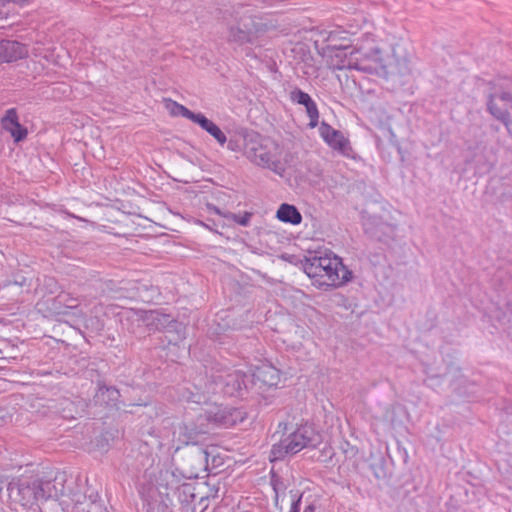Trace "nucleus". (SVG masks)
Here are the masks:
<instances>
[{
  "mask_svg": "<svg viewBox=\"0 0 512 512\" xmlns=\"http://www.w3.org/2000/svg\"><path fill=\"white\" fill-rule=\"evenodd\" d=\"M244 154L257 166L278 174L282 171L280 147L277 143L262 138L258 133L250 132L244 136Z\"/></svg>",
  "mask_w": 512,
  "mask_h": 512,
  "instance_id": "obj_3",
  "label": "nucleus"
},
{
  "mask_svg": "<svg viewBox=\"0 0 512 512\" xmlns=\"http://www.w3.org/2000/svg\"><path fill=\"white\" fill-rule=\"evenodd\" d=\"M306 275L318 287H339L352 278V272L336 255L324 254L306 258L302 263Z\"/></svg>",
  "mask_w": 512,
  "mask_h": 512,
  "instance_id": "obj_2",
  "label": "nucleus"
},
{
  "mask_svg": "<svg viewBox=\"0 0 512 512\" xmlns=\"http://www.w3.org/2000/svg\"><path fill=\"white\" fill-rule=\"evenodd\" d=\"M282 426H283V430L284 431L287 430V425L286 424L279 423L278 430L276 431V433H280V430H281Z\"/></svg>",
  "mask_w": 512,
  "mask_h": 512,
  "instance_id": "obj_29",
  "label": "nucleus"
},
{
  "mask_svg": "<svg viewBox=\"0 0 512 512\" xmlns=\"http://www.w3.org/2000/svg\"><path fill=\"white\" fill-rule=\"evenodd\" d=\"M250 377L238 368L219 367L212 368L209 376L195 379L192 387L188 389V395L183 397L188 402L206 403L211 395L223 394L233 397H241L248 389Z\"/></svg>",
  "mask_w": 512,
  "mask_h": 512,
  "instance_id": "obj_1",
  "label": "nucleus"
},
{
  "mask_svg": "<svg viewBox=\"0 0 512 512\" xmlns=\"http://www.w3.org/2000/svg\"><path fill=\"white\" fill-rule=\"evenodd\" d=\"M274 491L276 492V501L278 500V492H277V488H274Z\"/></svg>",
  "mask_w": 512,
  "mask_h": 512,
  "instance_id": "obj_30",
  "label": "nucleus"
},
{
  "mask_svg": "<svg viewBox=\"0 0 512 512\" xmlns=\"http://www.w3.org/2000/svg\"><path fill=\"white\" fill-rule=\"evenodd\" d=\"M31 54H32V55H34L35 57L42 56V53L40 52V49H39V48H36V47H34V48L31 50Z\"/></svg>",
  "mask_w": 512,
  "mask_h": 512,
  "instance_id": "obj_27",
  "label": "nucleus"
},
{
  "mask_svg": "<svg viewBox=\"0 0 512 512\" xmlns=\"http://www.w3.org/2000/svg\"><path fill=\"white\" fill-rule=\"evenodd\" d=\"M488 110L512 134V93L500 92L492 95L488 101Z\"/></svg>",
  "mask_w": 512,
  "mask_h": 512,
  "instance_id": "obj_10",
  "label": "nucleus"
},
{
  "mask_svg": "<svg viewBox=\"0 0 512 512\" xmlns=\"http://www.w3.org/2000/svg\"><path fill=\"white\" fill-rule=\"evenodd\" d=\"M290 494L292 503L289 512H299L302 495L298 492L293 493V491H290Z\"/></svg>",
  "mask_w": 512,
  "mask_h": 512,
  "instance_id": "obj_25",
  "label": "nucleus"
},
{
  "mask_svg": "<svg viewBox=\"0 0 512 512\" xmlns=\"http://www.w3.org/2000/svg\"><path fill=\"white\" fill-rule=\"evenodd\" d=\"M37 487L39 490V502L48 499H57L60 496L63 498V482H58L57 479L53 481H40L37 479Z\"/></svg>",
  "mask_w": 512,
  "mask_h": 512,
  "instance_id": "obj_18",
  "label": "nucleus"
},
{
  "mask_svg": "<svg viewBox=\"0 0 512 512\" xmlns=\"http://www.w3.org/2000/svg\"><path fill=\"white\" fill-rule=\"evenodd\" d=\"M3 128L11 134L15 142L22 141L27 136V130L18 121V115L14 108L8 109L2 118Z\"/></svg>",
  "mask_w": 512,
  "mask_h": 512,
  "instance_id": "obj_16",
  "label": "nucleus"
},
{
  "mask_svg": "<svg viewBox=\"0 0 512 512\" xmlns=\"http://www.w3.org/2000/svg\"><path fill=\"white\" fill-rule=\"evenodd\" d=\"M9 498L23 507L33 508L39 503L37 478L21 476L8 485Z\"/></svg>",
  "mask_w": 512,
  "mask_h": 512,
  "instance_id": "obj_7",
  "label": "nucleus"
},
{
  "mask_svg": "<svg viewBox=\"0 0 512 512\" xmlns=\"http://www.w3.org/2000/svg\"><path fill=\"white\" fill-rule=\"evenodd\" d=\"M118 391L113 387H99L98 391L95 394V401L100 404L110 405L117 401Z\"/></svg>",
  "mask_w": 512,
  "mask_h": 512,
  "instance_id": "obj_22",
  "label": "nucleus"
},
{
  "mask_svg": "<svg viewBox=\"0 0 512 512\" xmlns=\"http://www.w3.org/2000/svg\"><path fill=\"white\" fill-rule=\"evenodd\" d=\"M373 73L387 77H405L411 74V54L402 43L393 45L388 53L382 55L379 49L371 51Z\"/></svg>",
  "mask_w": 512,
  "mask_h": 512,
  "instance_id": "obj_5",
  "label": "nucleus"
},
{
  "mask_svg": "<svg viewBox=\"0 0 512 512\" xmlns=\"http://www.w3.org/2000/svg\"><path fill=\"white\" fill-rule=\"evenodd\" d=\"M322 441L321 435L310 424L302 425L288 433H283L271 449V461L293 455L304 448L316 447Z\"/></svg>",
  "mask_w": 512,
  "mask_h": 512,
  "instance_id": "obj_4",
  "label": "nucleus"
},
{
  "mask_svg": "<svg viewBox=\"0 0 512 512\" xmlns=\"http://www.w3.org/2000/svg\"><path fill=\"white\" fill-rule=\"evenodd\" d=\"M165 108L172 116H182L184 118L189 119L190 121H192V119L194 118V116L196 114V113L190 111L185 106H183L171 99L165 100Z\"/></svg>",
  "mask_w": 512,
  "mask_h": 512,
  "instance_id": "obj_21",
  "label": "nucleus"
},
{
  "mask_svg": "<svg viewBox=\"0 0 512 512\" xmlns=\"http://www.w3.org/2000/svg\"><path fill=\"white\" fill-rule=\"evenodd\" d=\"M202 415L208 425L213 423L223 427H231L244 420L243 413L240 410L216 404L210 405Z\"/></svg>",
  "mask_w": 512,
  "mask_h": 512,
  "instance_id": "obj_9",
  "label": "nucleus"
},
{
  "mask_svg": "<svg viewBox=\"0 0 512 512\" xmlns=\"http://www.w3.org/2000/svg\"><path fill=\"white\" fill-rule=\"evenodd\" d=\"M314 511H315V507H314V505H312V504L308 505V506L305 508V510H304V512H314Z\"/></svg>",
  "mask_w": 512,
  "mask_h": 512,
  "instance_id": "obj_28",
  "label": "nucleus"
},
{
  "mask_svg": "<svg viewBox=\"0 0 512 512\" xmlns=\"http://www.w3.org/2000/svg\"><path fill=\"white\" fill-rule=\"evenodd\" d=\"M149 319L153 322H156L157 327H165L166 324L171 322V319L168 315L161 314L157 311H151L149 313Z\"/></svg>",
  "mask_w": 512,
  "mask_h": 512,
  "instance_id": "obj_24",
  "label": "nucleus"
},
{
  "mask_svg": "<svg viewBox=\"0 0 512 512\" xmlns=\"http://www.w3.org/2000/svg\"><path fill=\"white\" fill-rule=\"evenodd\" d=\"M85 504L86 496L79 491L74 492L71 496H63L60 500V505L66 512H89Z\"/></svg>",
  "mask_w": 512,
  "mask_h": 512,
  "instance_id": "obj_19",
  "label": "nucleus"
},
{
  "mask_svg": "<svg viewBox=\"0 0 512 512\" xmlns=\"http://www.w3.org/2000/svg\"><path fill=\"white\" fill-rule=\"evenodd\" d=\"M208 429V423H205L202 413L199 414L197 423L190 418H185L173 430L172 443L175 450H179L182 446L197 443L199 436L207 433Z\"/></svg>",
  "mask_w": 512,
  "mask_h": 512,
  "instance_id": "obj_8",
  "label": "nucleus"
},
{
  "mask_svg": "<svg viewBox=\"0 0 512 512\" xmlns=\"http://www.w3.org/2000/svg\"><path fill=\"white\" fill-rule=\"evenodd\" d=\"M319 134L332 149L340 152L344 156H349L351 152L350 142L340 131L322 122L319 127Z\"/></svg>",
  "mask_w": 512,
  "mask_h": 512,
  "instance_id": "obj_11",
  "label": "nucleus"
},
{
  "mask_svg": "<svg viewBox=\"0 0 512 512\" xmlns=\"http://www.w3.org/2000/svg\"><path fill=\"white\" fill-rule=\"evenodd\" d=\"M29 2H30V0H0V8L4 7L8 3H16V4L24 5Z\"/></svg>",
  "mask_w": 512,
  "mask_h": 512,
  "instance_id": "obj_26",
  "label": "nucleus"
},
{
  "mask_svg": "<svg viewBox=\"0 0 512 512\" xmlns=\"http://www.w3.org/2000/svg\"><path fill=\"white\" fill-rule=\"evenodd\" d=\"M329 65L334 70L354 69L367 73H373L375 65H372L371 52L362 53L351 48H337L330 56Z\"/></svg>",
  "mask_w": 512,
  "mask_h": 512,
  "instance_id": "obj_6",
  "label": "nucleus"
},
{
  "mask_svg": "<svg viewBox=\"0 0 512 512\" xmlns=\"http://www.w3.org/2000/svg\"><path fill=\"white\" fill-rule=\"evenodd\" d=\"M208 210L210 212H214L216 214L222 215L220 210L217 207L213 206V205H209L208 206ZM223 216L226 219L234 221V222L238 223L239 225L245 227V226L249 225L252 214L249 213V212H245L242 215H238V214H234V213H225V214H223Z\"/></svg>",
  "mask_w": 512,
  "mask_h": 512,
  "instance_id": "obj_23",
  "label": "nucleus"
},
{
  "mask_svg": "<svg viewBox=\"0 0 512 512\" xmlns=\"http://www.w3.org/2000/svg\"><path fill=\"white\" fill-rule=\"evenodd\" d=\"M29 52L24 44L15 40L0 39V63H10L25 58Z\"/></svg>",
  "mask_w": 512,
  "mask_h": 512,
  "instance_id": "obj_13",
  "label": "nucleus"
},
{
  "mask_svg": "<svg viewBox=\"0 0 512 512\" xmlns=\"http://www.w3.org/2000/svg\"><path fill=\"white\" fill-rule=\"evenodd\" d=\"M248 376L250 377L249 383H252L259 390L276 386L280 382L279 370L270 364L257 366L251 376Z\"/></svg>",
  "mask_w": 512,
  "mask_h": 512,
  "instance_id": "obj_12",
  "label": "nucleus"
},
{
  "mask_svg": "<svg viewBox=\"0 0 512 512\" xmlns=\"http://www.w3.org/2000/svg\"><path fill=\"white\" fill-rule=\"evenodd\" d=\"M254 25L250 18H243L236 25L229 28L228 41L242 45L252 41L254 36Z\"/></svg>",
  "mask_w": 512,
  "mask_h": 512,
  "instance_id": "obj_14",
  "label": "nucleus"
},
{
  "mask_svg": "<svg viewBox=\"0 0 512 512\" xmlns=\"http://www.w3.org/2000/svg\"><path fill=\"white\" fill-rule=\"evenodd\" d=\"M290 98L293 102L305 106L306 112L310 119L309 127H316L318 124L319 113L316 103L313 101L310 95L300 89H295L290 93Z\"/></svg>",
  "mask_w": 512,
  "mask_h": 512,
  "instance_id": "obj_15",
  "label": "nucleus"
},
{
  "mask_svg": "<svg viewBox=\"0 0 512 512\" xmlns=\"http://www.w3.org/2000/svg\"><path fill=\"white\" fill-rule=\"evenodd\" d=\"M276 217L284 223L298 225L302 221V216L298 209L290 204L283 203L277 210Z\"/></svg>",
  "mask_w": 512,
  "mask_h": 512,
  "instance_id": "obj_20",
  "label": "nucleus"
},
{
  "mask_svg": "<svg viewBox=\"0 0 512 512\" xmlns=\"http://www.w3.org/2000/svg\"><path fill=\"white\" fill-rule=\"evenodd\" d=\"M192 122L199 125L203 130L210 134L219 145L224 146L227 142L224 132L211 120L202 113H196Z\"/></svg>",
  "mask_w": 512,
  "mask_h": 512,
  "instance_id": "obj_17",
  "label": "nucleus"
}]
</instances>
